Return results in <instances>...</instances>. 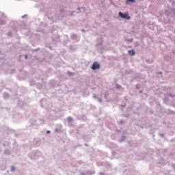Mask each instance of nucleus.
<instances>
[{
  "instance_id": "f03ea898",
  "label": "nucleus",
  "mask_w": 175,
  "mask_h": 175,
  "mask_svg": "<svg viewBox=\"0 0 175 175\" xmlns=\"http://www.w3.org/2000/svg\"><path fill=\"white\" fill-rule=\"evenodd\" d=\"M119 16L120 17H121V18H126V20H131V16H129L128 14H124L120 12Z\"/></svg>"
},
{
  "instance_id": "f257e3e1",
  "label": "nucleus",
  "mask_w": 175,
  "mask_h": 175,
  "mask_svg": "<svg viewBox=\"0 0 175 175\" xmlns=\"http://www.w3.org/2000/svg\"><path fill=\"white\" fill-rule=\"evenodd\" d=\"M100 68V65L99 64V63H98V62H95L91 67L92 70H96V69H99Z\"/></svg>"
},
{
  "instance_id": "0eeeda50",
  "label": "nucleus",
  "mask_w": 175,
  "mask_h": 175,
  "mask_svg": "<svg viewBox=\"0 0 175 175\" xmlns=\"http://www.w3.org/2000/svg\"><path fill=\"white\" fill-rule=\"evenodd\" d=\"M28 58V56L27 55H25V59H27Z\"/></svg>"
},
{
  "instance_id": "20e7f679",
  "label": "nucleus",
  "mask_w": 175,
  "mask_h": 175,
  "mask_svg": "<svg viewBox=\"0 0 175 175\" xmlns=\"http://www.w3.org/2000/svg\"><path fill=\"white\" fill-rule=\"evenodd\" d=\"M15 169H16V167H11V172H13V171H14L15 170Z\"/></svg>"
},
{
  "instance_id": "423d86ee",
  "label": "nucleus",
  "mask_w": 175,
  "mask_h": 175,
  "mask_svg": "<svg viewBox=\"0 0 175 175\" xmlns=\"http://www.w3.org/2000/svg\"><path fill=\"white\" fill-rule=\"evenodd\" d=\"M68 120H69L70 121H72V118H68Z\"/></svg>"
},
{
  "instance_id": "6e6552de",
  "label": "nucleus",
  "mask_w": 175,
  "mask_h": 175,
  "mask_svg": "<svg viewBox=\"0 0 175 175\" xmlns=\"http://www.w3.org/2000/svg\"><path fill=\"white\" fill-rule=\"evenodd\" d=\"M46 133H50V131H46Z\"/></svg>"
},
{
  "instance_id": "7ed1b4c3",
  "label": "nucleus",
  "mask_w": 175,
  "mask_h": 175,
  "mask_svg": "<svg viewBox=\"0 0 175 175\" xmlns=\"http://www.w3.org/2000/svg\"><path fill=\"white\" fill-rule=\"evenodd\" d=\"M129 55H135V51L134 50H129L128 51Z\"/></svg>"
},
{
  "instance_id": "39448f33",
  "label": "nucleus",
  "mask_w": 175,
  "mask_h": 175,
  "mask_svg": "<svg viewBox=\"0 0 175 175\" xmlns=\"http://www.w3.org/2000/svg\"><path fill=\"white\" fill-rule=\"evenodd\" d=\"M129 2H132L133 3H134L135 0H128Z\"/></svg>"
}]
</instances>
